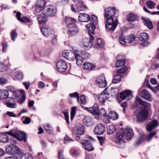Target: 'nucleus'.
Wrapping results in <instances>:
<instances>
[{
  "label": "nucleus",
  "instance_id": "1",
  "mask_svg": "<svg viewBox=\"0 0 159 159\" xmlns=\"http://www.w3.org/2000/svg\"><path fill=\"white\" fill-rule=\"evenodd\" d=\"M116 11V9L114 7H109L105 9L104 17L107 18L106 27L109 30L114 31L118 25V19H115L114 20L113 17Z\"/></svg>",
  "mask_w": 159,
  "mask_h": 159
},
{
  "label": "nucleus",
  "instance_id": "2",
  "mask_svg": "<svg viewBox=\"0 0 159 159\" xmlns=\"http://www.w3.org/2000/svg\"><path fill=\"white\" fill-rule=\"evenodd\" d=\"M5 133L8 135L16 138L19 141H24L25 142L26 140V134L24 132L13 129Z\"/></svg>",
  "mask_w": 159,
  "mask_h": 159
},
{
  "label": "nucleus",
  "instance_id": "3",
  "mask_svg": "<svg viewBox=\"0 0 159 159\" xmlns=\"http://www.w3.org/2000/svg\"><path fill=\"white\" fill-rule=\"evenodd\" d=\"M89 39L86 38H84L81 41L80 44L85 48L87 50L89 49L93 45L92 42L94 40L93 36L90 33H89Z\"/></svg>",
  "mask_w": 159,
  "mask_h": 159
},
{
  "label": "nucleus",
  "instance_id": "4",
  "mask_svg": "<svg viewBox=\"0 0 159 159\" xmlns=\"http://www.w3.org/2000/svg\"><path fill=\"white\" fill-rule=\"evenodd\" d=\"M148 112L145 108L140 111L137 116V120L139 122L146 120L148 117Z\"/></svg>",
  "mask_w": 159,
  "mask_h": 159
},
{
  "label": "nucleus",
  "instance_id": "5",
  "mask_svg": "<svg viewBox=\"0 0 159 159\" xmlns=\"http://www.w3.org/2000/svg\"><path fill=\"white\" fill-rule=\"evenodd\" d=\"M56 68L58 71L62 73L66 70L67 66L66 64L63 60H59L57 63Z\"/></svg>",
  "mask_w": 159,
  "mask_h": 159
},
{
  "label": "nucleus",
  "instance_id": "6",
  "mask_svg": "<svg viewBox=\"0 0 159 159\" xmlns=\"http://www.w3.org/2000/svg\"><path fill=\"white\" fill-rule=\"evenodd\" d=\"M95 82L97 85L100 88H104L107 85L105 77L104 75L102 74L97 77Z\"/></svg>",
  "mask_w": 159,
  "mask_h": 159
},
{
  "label": "nucleus",
  "instance_id": "7",
  "mask_svg": "<svg viewBox=\"0 0 159 159\" xmlns=\"http://www.w3.org/2000/svg\"><path fill=\"white\" fill-rule=\"evenodd\" d=\"M89 56V54L86 52H84V54H82L81 56L76 54L75 59H76L77 64L79 66H81L83 61V60L87 58Z\"/></svg>",
  "mask_w": 159,
  "mask_h": 159
},
{
  "label": "nucleus",
  "instance_id": "8",
  "mask_svg": "<svg viewBox=\"0 0 159 159\" xmlns=\"http://www.w3.org/2000/svg\"><path fill=\"white\" fill-rule=\"evenodd\" d=\"M42 34L46 37L52 34L54 32L51 27L48 25L43 26L41 28Z\"/></svg>",
  "mask_w": 159,
  "mask_h": 159
},
{
  "label": "nucleus",
  "instance_id": "9",
  "mask_svg": "<svg viewBox=\"0 0 159 159\" xmlns=\"http://www.w3.org/2000/svg\"><path fill=\"white\" fill-rule=\"evenodd\" d=\"M76 53L72 51L64 50L62 52L63 57L70 61H73L75 59Z\"/></svg>",
  "mask_w": 159,
  "mask_h": 159
},
{
  "label": "nucleus",
  "instance_id": "10",
  "mask_svg": "<svg viewBox=\"0 0 159 159\" xmlns=\"http://www.w3.org/2000/svg\"><path fill=\"white\" fill-rule=\"evenodd\" d=\"M107 92V90L106 89L99 95L98 99L100 102L103 103L106 100H109L110 95Z\"/></svg>",
  "mask_w": 159,
  "mask_h": 159
},
{
  "label": "nucleus",
  "instance_id": "11",
  "mask_svg": "<svg viewBox=\"0 0 159 159\" xmlns=\"http://www.w3.org/2000/svg\"><path fill=\"white\" fill-rule=\"evenodd\" d=\"M43 12L45 16H52L55 15L57 12V9L55 7L50 6L46 10H45Z\"/></svg>",
  "mask_w": 159,
  "mask_h": 159
},
{
  "label": "nucleus",
  "instance_id": "12",
  "mask_svg": "<svg viewBox=\"0 0 159 159\" xmlns=\"http://www.w3.org/2000/svg\"><path fill=\"white\" fill-rule=\"evenodd\" d=\"M85 109L89 112L92 114L96 119H98V112L99 109L98 106L97 104H95L94 105L91 107H86Z\"/></svg>",
  "mask_w": 159,
  "mask_h": 159
},
{
  "label": "nucleus",
  "instance_id": "13",
  "mask_svg": "<svg viewBox=\"0 0 159 159\" xmlns=\"http://www.w3.org/2000/svg\"><path fill=\"white\" fill-rule=\"evenodd\" d=\"M73 133L75 135H82L84 133L83 125L81 124L77 125L74 128Z\"/></svg>",
  "mask_w": 159,
  "mask_h": 159
},
{
  "label": "nucleus",
  "instance_id": "14",
  "mask_svg": "<svg viewBox=\"0 0 159 159\" xmlns=\"http://www.w3.org/2000/svg\"><path fill=\"white\" fill-rule=\"evenodd\" d=\"M105 131V127L104 125L102 124L97 125L94 129V132L96 135H101Z\"/></svg>",
  "mask_w": 159,
  "mask_h": 159
},
{
  "label": "nucleus",
  "instance_id": "15",
  "mask_svg": "<svg viewBox=\"0 0 159 159\" xmlns=\"http://www.w3.org/2000/svg\"><path fill=\"white\" fill-rule=\"evenodd\" d=\"M75 3L76 9L79 11H84L87 9L86 6L81 0H77Z\"/></svg>",
  "mask_w": 159,
  "mask_h": 159
},
{
  "label": "nucleus",
  "instance_id": "16",
  "mask_svg": "<svg viewBox=\"0 0 159 159\" xmlns=\"http://www.w3.org/2000/svg\"><path fill=\"white\" fill-rule=\"evenodd\" d=\"M159 126V124L158 121L156 120H154L149 123L146 126V129L148 132L155 128L157 126Z\"/></svg>",
  "mask_w": 159,
  "mask_h": 159
},
{
  "label": "nucleus",
  "instance_id": "17",
  "mask_svg": "<svg viewBox=\"0 0 159 159\" xmlns=\"http://www.w3.org/2000/svg\"><path fill=\"white\" fill-rule=\"evenodd\" d=\"M81 143L84 148L87 151H92L94 149L93 148L90 143V141L89 140H82L81 141Z\"/></svg>",
  "mask_w": 159,
  "mask_h": 159
},
{
  "label": "nucleus",
  "instance_id": "18",
  "mask_svg": "<svg viewBox=\"0 0 159 159\" xmlns=\"http://www.w3.org/2000/svg\"><path fill=\"white\" fill-rule=\"evenodd\" d=\"M21 13L20 12H17L16 13V17L19 21L24 23H29L31 21V20L26 16H24L21 17Z\"/></svg>",
  "mask_w": 159,
  "mask_h": 159
},
{
  "label": "nucleus",
  "instance_id": "19",
  "mask_svg": "<svg viewBox=\"0 0 159 159\" xmlns=\"http://www.w3.org/2000/svg\"><path fill=\"white\" fill-rule=\"evenodd\" d=\"M139 95L142 97L146 99L148 101H151V97L150 93L146 89H144L140 91L139 93Z\"/></svg>",
  "mask_w": 159,
  "mask_h": 159
},
{
  "label": "nucleus",
  "instance_id": "20",
  "mask_svg": "<svg viewBox=\"0 0 159 159\" xmlns=\"http://www.w3.org/2000/svg\"><path fill=\"white\" fill-rule=\"evenodd\" d=\"M96 67V65L92 63L85 62L83 65V69L87 71H90L93 70Z\"/></svg>",
  "mask_w": 159,
  "mask_h": 159
},
{
  "label": "nucleus",
  "instance_id": "21",
  "mask_svg": "<svg viewBox=\"0 0 159 159\" xmlns=\"http://www.w3.org/2000/svg\"><path fill=\"white\" fill-rule=\"evenodd\" d=\"M64 20L67 27L75 25L76 22L74 18L70 17L65 16Z\"/></svg>",
  "mask_w": 159,
  "mask_h": 159
},
{
  "label": "nucleus",
  "instance_id": "22",
  "mask_svg": "<svg viewBox=\"0 0 159 159\" xmlns=\"http://www.w3.org/2000/svg\"><path fill=\"white\" fill-rule=\"evenodd\" d=\"M90 19L89 16L85 13H82L80 14L78 17L79 20L81 22H88Z\"/></svg>",
  "mask_w": 159,
  "mask_h": 159
},
{
  "label": "nucleus",
  "instance_id": "23",
  "mask_svg": "<svg viewBox=\"0 0 159 159\" xmlns=\"http://www.w3.org/2000/svg\"><path fill=\"white\" fill-rule=\"evenodd\" d=\"M19 150V149L17 146L14 145H11L8 147L6 151L14 155L18 152Z\"/></svg>",
  "mask_w": 159,
  "mask_h": 159
},
{
  "label": "nucleus",
  "instance_id": "24",
  "mask_svg": "<svg viewBox=\"0 0 159 159\" xmlns=\"http://www.w3.org/2000/svg\"><path fill=\"white\" fill-rule=\"evenodd\" d=\"M124 133L125 135L127 140L128 141L130 140L134 136L133 131L131 129H125L124 130Z\"/></svg>",
  "mask_w": 159,
  "mask_h": 159
},
{
  "label": "nucleus",
  "instance_id": "25",
  "mask_svg": "<svg viewBox=\"0 0 159 159\" xmlns=\"http://www.w3.org/2000/svg\"><path fill=\"white\" fill-rule=\"evenodd\" d=\"M68 28V30L67 33L70 35H74L78 32V28L75 25H72V26H69Z\"/></svg>",
  "mask_w": 159,
  "mask_h": 159
},
{
  "label": "nucleus",
  "instance_id": "26",
  "mask_svg": "<svg viewBox=\"0 0 159 159\" xmlns=\"http://www.w3.org/2000/svg\"><path fill=\"white\" fill-rule=\"evenodd\" d=\"M104 45L105 43L104 41L100 38H98L95 42L94 44L93 45L95 48H103Z\"/></svg>",
  "mask_w": 159,
  "mask_h": 159
},
{
  "label": "nucleus",
  "instance_id": "27",
  "mask_svg": "<svg viewBox=\"0 0 159 159\" xmlns=\"http://www.w3.org/2000/svg\"><path fill=\"white\" fill-rule=\"evenodd\" d=\"M9 92L6 89H0V99L5 100L8 98Z\"/></svg>",
  "mask_w": 159,
  "mask_h": 159
},
{
  "label": "nucleus",
  "instance_id": "28",
  "mask_svg": "<svg viewBox=\"0 0 159 159\" xmlns=\"http://www.w3.org/2000/svg\"><path fill=\"white\" fill-rule=\"evenodd\" d=\"M136 101L140 105L144 106L146 108L149 109L151 107L150 103L142 100L139 97H137L136 98Z\"/></svg>",
  "mask_w": 159,
  "mask_h": 159
},
{
  "label": "nucleus",
  "instance_id": "29",
  "mask_svg": "<svg viewBox=\"0 0 159 159\" xmlns=\"http://www.w3.org/2000/svg\"><path fill=\"white\" fill-rule=\"evenodd\" d=\"M44 13L41 14L39 15L38 18L39 24L42 25L44 24L47 20V19Z\"/></svg>",
  "mask_w": 159,
  "mask_h": 159
},
{
  "label": "nucleus",
  "instance_id": "30",
  "mask_svg": "<svg viewBox=\"0 0 159 159\" xmlns=\"http://www.w3.org/2000/svg\"><path fill=\"white\" fill-rule=\"evenodd\" d=\"M136 39V36L133 34H130L126 36V42L127 43H134Z\"/></svg>",
  "mask_w": 159,
  "mask_h": 159
},
{
  "label": "nucleus",
  "instance_id": "31",
  "mask_svg": "<svg viewBox=\"0 0 159 159\" xmlns=\"http://www.w3.org/2000/svg\"><path fill=\"white\" fill-rule=\"evenodd\" d=\"M91 21L92 24L89 28H91L92 30L93 31L94 29V25H96L98 23V20L97 17L94 15H92L90 17Z\"/></svg>",
  "mask_w": 159,
  "mask_h": 159
},
{
  "label": "nucleus",
  "instance_id": "32",
  "mask_svg": "<svg viewBox=\"0 0 159 159\" xmlns=\"http://www.w3.org/2000/svg\"><path fill=\"white\" fill-rule=\"evenodd\" d=\"M70 153L72 156L75 157H78L80 154V151L78 148H72L71 149Z\"/></svg>",
  "mask_w": 159,
  "mask_h": 159
},
{
  "label": "nucleus",
  "instance_id": "33",
  "mask_svg": "<svg viewBox=\"0 0 159 159\" xmlns=\"http://www.w3.org/2000/svg\"><path fill=\"white\" fill-rule=\"evenodd\" d=\"M124 136V132L122 131L117 133L116 134V138L115 140V142L118 143H120V141L122 140Z\"/></svg>",
  "mask_w": 159,
  "mask_h": 159
},
{
  "label": "nucleus",
  "instance_id": "34",
  "mask_svg": "<svg viewBox=\"0 0 159 159\" xmlns=\"http://www.w3.org/2000/svg\"><path fill=\"white\" fill-rule=\"evenodd\" d=\"M137 18V16L132 13L129 14L126 16V20L129 22H134Z\"/></svg>",
  "mask_w": 159,
  "mask_h": 159
},
{
  "label": "nucleus",
  "instance_id": "35",
  "mask_svg": "<svg viewBox=\"0 0 159 159\" xmlns=\"http://www.w3.org/2000/svg\"><path fill=\"white\" fill-rule=\"evenodd\" d=\"M131 92L129 90H125L122 92L120 93V98L123 99H125L127 96L131 95Z\"/></svg>",
  "mask_w": 159,
  "mask_h": 159
},
{
  "label": "nucleus",
  "instance_id": "36",
  "mask_svg": "<svg viewBox=\"0 0 159 159\" xmlns=\"http://www.w3.org/2000/svg\"><path fill=\"white\" fill-rule=\"evenodd\" d=\"M5 132L0 133V142L5 143L8 141L9 139Z\"/></svg>",
  "mask_w": 159,
  "mask_h": 159
},
{
  "label": "nucleus",
  "instance_id": "37",
  "mask_svg": "<svg viewBox=\"0 0 159 159\" xmlns=\"http://www.w3.org/2000/svg\"><path fill=\"white\" fill-rule=\"evenodd\" d=\"M108 116L109 118L114 120H116L118 117V114L114 111L110 112Z\"/></svg>",
  "mask_w": 159,
  "mask_h": 159
},
{
  "label": "nucleus",
  "instance_id": "38",
  "mask_svg": "<svg viewBox=\"0 0 159 159\" xmlns=\"http://www.w3.org/2000/svg\"><path fill=\"white\" fill-rule=\"evenodd\" d=\"M122 75L119 73H116L114 76L112 82L114 83H117L121 81Z\"/></svg>",
  "mask_w": 159,
  "mask_h": 159
},
{
  "label": "nucleus",
  "instance_id": "39",
  "mask_svg": "<svg viewBox=\"0 0 159 159\" xmlns=\"http://www.w3.org/2000/svg\"><path fill=\"white\" fill-rule=\"evenodd\" d=\"M148 38V35L146 33H141L139 36V40L145 42L147 41Z\"/></svg>",
  "mask_w": 159,
  "mask_h": 159
},
{
  "label": "nucleus",
  "instance_id": "40",
  "mask_svg": "<svg viewBox=\"0 0 159 159\" xmlns=\"http://www.w3.org/2000/svg\"><path fill=\"white\" fill-rule=\"evenodd\" d=\"M14 77L16 79L20 80L22 79L23 75L22 73L19 71H15L13 72Z\"/></svg>",
  "mask_w": 159,
  "mask_h": 159
},
{
  "label": "nucleus",
  "instance_id": "41",
  "mask_svg": "<svg viewBox=\"0 0 159 159\" xmlns=\"http://www.w3.org/2000/svg\"><path fill=\"white\" fill-rule=\"evenodd\" d=\"M156 134L157 132L155 131H153L152 132L145 137V140L147 141H149L151 140L152 137Z\"/></svg>",
  "mask_w": 159,
  "mask_h": 159
},
{
  "label": "nucleus",
  "instance_id": "42",
  "mask_svg": "<svg viewBox=\"0 0 159 159\" xmlns=\"http://www.w3.org/2000/svg\"><path fill=\"white\" fill-rule=\"evenodd\" d=\"M125 63V61L123 59L117 60L116 63L115 67L116 68L119 67L123 66Z\"/></svg>",
  "mask_w": 159,
  "mask_h": 159
},
{
  "label": "nucleus",
  "instance_id": "43",
  "mask_svg": "<svg viewBox=\"0 0 159 159\" xmlns=\"http://www.w3.org/2000/svg\"><path fill=\"white\" fill-rule=\"evenodd\" d=\"M116 130L115 126L113 125H111L107 128V132L109 134H111L114 133Z\"/></svg>",
  "mask_w": 159,
  "mask_h": 159
},
{
  "label": "nucleus",
  "instance_id": "44",
  "mask_svg": "<svg viewBox=\"0 0 159 159\" xmlns=\"http://www.w3.org/2000/svg\"><path fill=\"white\" fill-rule=\"evenodd\" d=\"M98 119H99V116L101 117L102 116H106V112L104 108H101L100 110H98Z\"/></svg>",
  "mask_w": 159,
  "mask_h": 159
},
{
  "label": "nucleus",
  "instance_id": "45",
  "mask_svg": "<svg viewBox=\"0 0 159 159\" xmlns=\"http://www.w3.org/2000/svg\"><path fill=\"white\" fill-rule=\"evenodd\" d=\"M46 3V2L45 0H40L37 2L35 5L44 8Z\"/></svg>",
  "mask_w": 159,
  "mask_h": 159
},
{
  "label": "nucleus",
  "instance_id": "46",
  "mask_svg": "<svg viewBox=\"0 0 159 159\" xmlns=\"http://www.w3.org/2000/svg\"><path fill=\"white\" fill-rule=\"evenodd\" d=\"M128 68L125 66H124L121 69L117 70L116 73H119L120 74H124L128 70Z\"/></svg>",
  "mask_w": 159,
  "mask_h": 159
},
{
  "label": "nucleus",
  "instance_id": "47",
  "mask_svg": "<svg viewBox=\"0 0 159 159\" xmlns=\"http://www.w3.org/2000/svg\"><path fill=\"white\" fill-rule=\"evenodd\" d=\"M126 37L125 38L122 34H120L119 37V41L120 43L123 45L127 43L126 42Z\"/></svg>",
  "mask_w": 159,
  "mask_h": 159
},
{
  "label": "nucleus",
  "instance_id": "48",
  "mask_svg": "<svg viewBox=\"0 0 159 159\" xmlns=\"http://www.w3.org/2000/svg\"><path fill=\"white\" fill-rule=\"evenodd\" d=\"M77 110V107H72L71 108V111L70 113V119L72 120L75 116Z\"/></svg>",
  "mask_w": 159,
  "mask_h": 159
},
{
  "label": "nucleus",
  "instance_id": "49",
  "mask_svg": "<svg viewBox=\"0 0 159 159\" xmlns=\"http://www.w3.org/2000/svg\"><path fill=\"white\" fill-rule=\"evenodd\" d=\"M84 122L85 124L88 126H90L92 124L91 119L89 117L85 118L84 120Z\"/></svg>",
  "mask_w": 159,
  "mask_h": 159
},
{
  "label": "nucleus",
  "instance_id": "50",
  "mask_svg": "<svg viewBox=\"0 0 159 159\" xmlns=\"http://www.w3.org/2000/svg\"><path fill=\"white\" fill-rule=\"evenodd\" d=\"M44 128L48 133L51 134L53 131L52 128L49 124L45 125L44 127Z\"/></svg>",
  "mask_w": 159,
  "mask_h": 159
},
{
  "label": "nucleus",
  "instance_id": "51",
  "mask_svg": "<svg viewBox=\"0 0 159 159\" xmlns=\"http://www.w3.org/2000/svg\"><path fill=\"white\" fill-rule=\"evenodd\" d=\"M146 5L149 8L152 9L154 7L155 3L152 1L149 0L147 2Z\"/></svg>",
  "mask_w": 159,
  "mask_h": 159
},
{
  "label": "nucleus",
  "instance_id": "52",
  "mask_svg": "<svg viewBox=\"0 0 159 159\" xmlns=\"http://www.w3.org/2000/svg\"><path fill=\"white\" fill-rule=\"evenodd\" d=\"M5 104L8 107L11 108H15L16 107V105L15 103H12L9 102H7Z\"/></svg>",
  "mask_w": 159,
  "mask_h": 159
},
{
  "label": "nucleus",
  "instance_id": "53",
  "mask_svg": "<svg viewBox=\"0 0 159 159\" xmlns=\"http://www.w3.org/2000/svg\"><path fill=\"white\" fill-rule=\"evenodd\" d=\"M14 156L18 159H20L22 158L23 156L22 152L18 150V152H16L14 155Z\"/></svg>",
  "mask_w": 159,
  "mask_h": 159
},
{
  "label": "nucleus",
  "instance_id": "54",
  "mask_svg": "<svg viewBox=\"0 0 159 159\" xmlns=\"http://www.w3.org/2000/svg\"><path fill=\"white\" fill-rule=\"evenodd\" d=\"M145 25L150 29H152L153 28V25L150 21L146 20L145 21Z\"/></svg>",
  "mask_w": 159,
  "mask_h": 159
},
{
  "label": "nucleus",
  "instance_id": "55",
  "mask_svg": "<svg viewBox=\"0 0 159 159\" xmlns=\"http://www.w3.org/2000/svg\"><path fill=\"white\" fill-rule=\"evenodd\" d=\"M11 37L13 41H14L16 37L17 34L15 31L13 30L11 32Z\"/></svg>",
  "mask_w": 159,
  "mask_h": 159
},
{
  "label": "nucleus",
  "instance_id": "56",
  "mask_svg": "<svg viewBox=\"0 0 159 159\" xmlns=\"http://www.w3.org/2000/svg\"><path fill=\"white\" fill-rule=\"evenodd\" d=\"M70 96L71 98H75L77 99V101L79 102V94L78 93L75 92L70 94Z\"/></svg>",
  "mask_w": 159,
  "mask_h": 159
},
{
  "label": "nucleus",
  "instance_id": "57",
  "mask_svg": "<svg viewBox=\"0 0 159 159\" xmlns=\"http://www.w3.org/2000/svg\"><path fill=\"white\" fill-rule=\"evenodd\" d=\"M80 101L82 104H84L86 103L85 97L83 95H81L80 96Z\"/></svg>",
  "mask_w": 159,
  "mask_h": 159
},
{
  "label": "nucleus",
  "instance_id": "58",
  "mask_svg": "<svg viewBox=\"0 0 159 159\" xmlns=\"http://www.w3.org/2000/svg\"><path fill=\"white\" fill-rule=\"evenodd\" d=\"M7 67V66L6 65H5L2 62H0V72L5 70Z\"/></svg>",
  "mask_w": 159,
  "mask_h": 159
},
{
  "label": "nucleus",
  "instance_id": "59",
  "mask_svg": "<svg viewBox=\"0 0 159 159\" xmlns=\"http://www.w3.org/2000/svg\"><path fill=\"white\" fill-rule=\"evenodd\" d=\"M58 156L59 159H64L65 158L63 156V150H60L58 152Z\"/></svg>",
  "mask_w": 159,
  "mask_h": 159
},
{
  "label": "nucleus",
  "instance_id": "60",
  "mask_svg": "<svg viewBox=\"0 0 159 159\" xmlns=\"http://www.w3.org/2000/svg\"><path fill=\"white\" fill-rule=\"evenodd\" d=\"M73 141V140L70 138L67 135H66L64 138V142L65 143H67L68 142Z\"/></svg>",
  "mask_w": 159,
  "mask_h": 159
},
{
  "label": "nucleus",
  "instance_id": "61",
  "mask_svg": "<svg viewBox=\"0 0 159 159\" xmlns=\"http://www.w3.org/2000/svg\"><path fill=\"white\" fill-rule=\"evenodd\" d=\"M63 114H64V116L65 117V120H66V122L68 124H69V116L68 113L67 112H64Z\"/></svg>",
  "mask_w": 159,
  "mask_h": 159
},
{
  "label": "nucleus",
  "instance_id": "62",
  "mask_svg": "<svg viewBox=\"0 0 159 159\" xmlns=\"http://www.w3.org/2000/svg\"><path fill=\"white\" fill-rule=\"evenodd\" d=\"M34 158L30 153H28L25 154V159H34Z\"/></svg>",
  "mask_w": 159,
  "mask_h": 159
},
{
  "label": "nucleus",
  "instance_id": "63",
  "mask_svg": "<svg viewBox=\"0 0 159 159\" xmlns=\"http://www.w3.org/2000/svg\"><path fill=\"white\" fill-rule=\"evenodd\" d=\"M34 56L36 58H38L41 57V54L40 51L39 50L36 51L34 53Z\"/></svg>",
  "mask_w": 159,
  "mask_h": 159
},
{
  "label": "nucleus",
  "instance_id": "64",
  "mask_svg": "<svg viewBox=\"0 0 159 159\" xmlns=\"http://www.w3.org/2000/svg\"><path fill=\"white\" fill-rule=\"evenodd\" d=\"M38 86L39 88L43 89L45 87V85L43 82L40 81L38 83Z\"/></svg>",
  "mask_w": 159,
  "mask_h": 159
}]
</instances>
